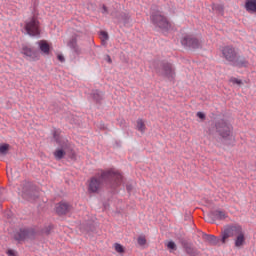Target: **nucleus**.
<instances>
[{"instance_id": "obj_1", "label": "nucleus", "mask_w": 256, "mask_h": 256, "mask_svg": "<svg viewBox=\"0 0 256 256\" xmlns=\"http://www.w3.org/2000/svg\"><path fill=\"white\" fill-rule=\"evenodd\" d=\"M221 242L223 244L227 243V239L234 237V245L237 249H242L247 243V236L243 226L239 224H229L224 226L223 231L221 232Z\"/></svg>"}, {"instance_id": "obj_2", "label": "nucleus", "mask_w": 256, "mask_h": 256, "mask_svg": "<svg viewBox=\"0 0 256 256\" xmlns=\"http://www.w3.org/2000/svg\"><path fill=\"white\" fill-rule=\"evenodd\" d=\"M107 180L114 181V187H117L118 185H121L123 176L121 175V173L113 169L102 172L100 177H93L90 179L88 191H90V193H97V191L101 189V185H103V182Z\"/></svg>"}, {"instance_id": "obj_3", "label": "nucleus", "mask_w": 256, "mask_h": 256, "mask_svg": "<svg viewBox=\"0 0 256 256\" xmlns=\"http://www.w3.org/2000/svg\"><path fill=\"white\" fill-rule=\"evenodd\" d=\"M150 19L154 27L161 29V31H169L171 29L169 20H167V17L161 11L152 12Z\"/></svg>"}, {"instance_id": "obj_4", "label": "nucleus", "mask_w": 256, "mask_h": 256, "mask_svg": "<svg viewBox=\"0 0 256 256\" xmlns=\"http://www.w3.org/2000/svg\"><path fill=\"white\" fill-rule=\"evenodd\" d=\"M26 33H28L31 37H37L41 35V30L39 29V20L36 18H32L26 22L25 25Z\"/></svg>"}, {"instance_id": "obj_5", "label": "nucleus", "mask_w": 256, "mask_h": 256, "mask_svg": "<svg viewBox=\"0 0 256 256\" xmlns=\"http://www.w3.org/2000/svg\"><path fill=\"white\" fill-rule=\"evenodd\" d=\"M216 129L221 137L223 139H227V137H231V134L233 133V126L231 124H228L227 122L221 120L216 124Z\"/></svg>"}, {"instance_id": "obj_6", "label": "nucleus", "mask_w": 256, "mask_h": 256, "mask_svg": "<svg viewBox=\"0 0 256 256\" xmlns=\"http://www.w3.org/2000/svg\"><path fill=\"white\" fill-rule=\"evenodd\" d=\"M221 53L223 59H225V61H227L228 63H233V61L237 59V55H239V52L233 46L222 47Z\"/></svg>"}, {"instance_id": "obj_7", "label": "nucleus", "mask_w": 256, "mask_h": 256, "mask_svg": "<svg viewBox=\"0 0 256 256\" xmlns=\"http://www.w3.org/2000/svg\"><path fill=\"white\" fill-rule=\"evenodd\" d=\"M156 73L159 75H165L168 78H175V70L173 69V65L169 63H158V67L156 68Z\"/></svg>"}, {"instance_id": "obj_8", "label": "nucleus", "mask_w": 256, "mask_h": 256, "mask_svg": "<svg viewBox=\"0 0 256 256\" xmlns=\"http://www.w3.org/2000/svg\"><path fill=\"white\" fill-rule=\"evenodd\" d=\"M181 43L184 47H189L190 49H199L201 47V42L199 39L192 35H186L181 39Z\"/></svg>"}, {"instance_id": "obj_9", "label": "nucleus", "mask_w": 256, "mask_h": 256, "mask_svg": "<svg viewBox=\"0 0 256 256\" xmlns=\"http://www.w3.org/2000/svg\"><path fill=\"white\" fill-rule=\"evenodd\" d=\"M232 65L234 67H238L239 69L247 68L249 67V60H247L245 56H239L238 54L234 61L232 62Z\"/></svg>"}, {"instance_id": "obj_10", "label": "nucleus", "mask_w": 256, "mask_h": 256, "mask_svg": "<svg viewBox=\"0 0 256 256\" xmlns=\"http://www.w3.org/2000/svg\"><path fill=\"white\" fill-rule=\"evenodd\" d=\"M22 53L26 57H29L30 61H39V52L34 51L33 49H31L27 46H23Z\"/></svg>"}, {"instance_id": "obj_11", "label": "nucleus", "mask_w": 256, "mask_h": 256, "mask_svg": "<svg viewBox=\"0 0 256 256\" xmlns=\"http://www.w3.org/2000/svg\"><path fill=\"white\" fill-rule=\"evenodd\" d=\"M71 211V205L67 202H60L56 205V212L58 215H65Z\"/></svg>"}, {"instance_id": "obj_12", "label": "nucleus", "mask_w": 256, "mask_h": 256, "mask_svg": "<svg viewBox=\"0 0 256 256\" xmlns=\"http://www.w3.org/2000/svg\"><path fill=\"white\" fill-rule=\"evenodd\" d=\"M209 217L216 219L217 221H224V219H227L229 215H227V212L223 210H214L209 213Z\"/></svg>"}, {"instance_id": "obj_13", "label": "nucleus", "mask_w": 256, "mask_h": 256, "mask_svg": "<svg viewBox=\"0 0 256 256\" xmlns=\"http://www.w3.org/2000/svg\"><path fill=\"white\" fill-rule=\"evenodd\" d=\"M38 46L43 55H49L51 46H49V43L46 40H40Z\"/></svg>"}, {"instance_id": "obj_14", "label": "nucleus", "mask_w": 256, "mask_h": 256, "mask_svg": "<svg viewBox=\"0 0 256 256\" xmlns=\"http://www.w3.org/2000/svg\"><path fill=\"white\" fill-rule=\"evenodd\" d=\"M27 237H29V230L27 229L20 230L14 234V239L16 241H23V239H27Z\"/></svg>"}, {"instance_id": "obj_15", "label": "nucleus", "mask_w": 256, "mask_h": 256, "mask_svg": "<svg viewBox=\"0 0 256 256\" xmlns=\"http://www.w3.org/2000/svg\"><path fill=\"white\" fill-rule=\"evenodd\" d=\"M203 239L208 243H210V245H218L219 241H221V239L217 238L215 235H209V234H204Z\"/></svg>"}, {"instance_id": "obj_16", "label": "nucleus", "mask_w": 256, "mask_h": 256, "mask_svg": "<svg viewBox=\"0 0 256 256\" xmlns=\"http://www.w3.org/2000/svg\"><path fill=\"white\" fill-rule=\"evenodd\" d=\"M245 9L248 13H256V0H247L245 3Z\"/></svg>"}, {"instance_id": "obj_17", "label": "nucleus", "mask_w": 256, "mask_h": 256, "mask_svg": "<svg viewBox=\"0 0 256 256\" xmlns=\"http://www.w3.org/2000/svg\"><path fill=\"white\" fill-rule=\"evenodd\" d=\"M136 129H137V131H140V133H145L147 127L145 126V121H143V119L137 120Z\"/></svg>"}, {"instance_id": "obj_18", "label": "nucleus", "mask_w": 256, "mask_h": 256, "mask_svg": "<svg viewBox=\"0 0 256 256\" xmlns=\"http://www.w3.org/2000/svg\"><path fill=\"white\" fill-rule=\"evenodd\" d=\"M114 249H115L116 253H119L120 255L125 253V247H123V245H121L119 243L114 244Z\"/></svg>"}, {"instance_id": "obj_19", "label": "nucleus", "mask_w": 256, "mask_h": 256, "mask_svg": "<svg viewBox=\"0 0 256 256\" xmlns=\"http://www.w3.org/2000/svg\"><path fill=\"white\" fill-rule=\"evenodd\" d=\"M54 157L56 159H63V157H65V151H63L62 149H57L55 152H54Z\"/></svg>"}, {"instance_id": "obj_20", "label": "nucleus", "mask_w": 256, "mask_h": 256, "mask_svg": "<svg viewBox=\"0 0 256 256\" xmlns=\"http://www.w3.org/2000/svg\"><path fill=\"white\" fill-rule=\"evenodd\" d=\"M8 152H9V144L0 145V154L1 155H7Z\"/></svg>"}, {"instance_id": "obj_21", "label": "nucleus", "mask_w": 256, "mask_h": 256, "mask_svg": "<svg viewBox=\"0 0 256 256\" xmlns=\"http://www.w3.org/2000/svg\"><path fill=\"white\" fill-rule=\"evenodd\" d=\"M186 253L191 256H196L197 255V250H195L192 247H186Z\"/></svg>"}, {"instance_id": "obj_22", "label": "nucleus", "mask_w": 256, "mask_h": 256, "mask_svg": "<svg viewBox=\"0 0 256 256\" xmlns=\"http://www.w3.org/2000/svg\"><path fill=\"white\" fill-rule=\"evenodd\" d=\"M230 83H233V85H243V81L235 77L230 78Z\"/></svg>"}, {"instance_id": "obj_23", "label": "nucleus", "mask_w": 256, "mask_h": 256, "mask_svg": "<svg viewBox=\"0 0 256 256\" xmlns=\"http://www.w3.org/2000/svg\"><path fill=\"white\" fill-rule=\"evenodd\" d=\"M146 243H147V239H145V236H139L138 237V245L143 247V245H146Z\"/></svg>"}, {"instance_id": "obj_24", "label": "nucleus", "mask_w": 256, "mask_h": 256, "mask_svg": "<svg viewBox=\"0 0 256 256\" xmlns=\"http://www.w3.org/2000/svg\"><path fill=\"white\" fill-rule=\"evenodd\" d=\"M100 37H101V39H103V41H107V39H109V34H107V32H105V31H101Z\"/></svg>"}, {"instance_id": "obj_25", "label": "nucleus", "mask_w": 256, "mask_h": 256, "mask_svg": "<svg viewBox=\"0 0 256 256\" xmlns=\"http://www.w3.org/2000/svg\"><path fill=\"white\" fill-rule=\"evenodd\" d=\"M167 247L168 249H177V245L173 241L168 242Z\"/></svg>"}, {"instance_id": "obj_26", "label": "nucleus", "mask_w": 256, "mask_h": 256, "mask_svg": "<svg viewBox=\"0 0 256 256\" xmlns=\"http://www.w3.org/2000/svg\"><path fill=\"white\" fill-rule=\"evenodd\" d=\"M57 59H58V61H60L61 63H65V57H64L63 55L58 54Z\"/></svg>"}, {"instance_id": "obj_27", "label": "nucleus", "mask_w": 256, "mask_h": 256, "mask_svg": "<svg viewBox=\"0 0 256 256\" xmlns=\"http://www.w3.org/2000/svg\"><path fill=\"white\" fill-rule=\"evenodd\" d=\"M95 95H97V96H95ZM94 97L96 98V99H99L100 97H103V92H99V91H96V94H94Z\"/></svg>"}, {"instance_id": "obj_28", "label": "nucleus", "mask_w": 256, "mask_h": 256, "mask_svg": "<svg viewBox=\"0 0 256 256\" xmlns=\"http://www.w3.org/2000/svg\"><path fill=\"white\" fill-rule=\"evenodd\" d=\"M197 117H199V119H205L203 112H197Z\"/></svg>"}, {"instance_id": "obj_29", "label": "nucleus", "mask_w": 256, "mask_h": 256, "mask_svg": "<svg viewBox=\"0 0 256 256\" xmlns=\"http://www.w3.org/2000/svg\"><path fill=\"white\" fill-rule=\"evenodd\" d=\"M7 255L9 256H15V251L14 250H8Z\"/></svg>"}, {"instance_id": "obj_30", "label": "nucleus", "mask_w": 256, "mask_h": 256, "mask_svg": "<svg viewBox=\"0 0 256 256\" xmlns=\"http://www.w3.org/2000/svg\"><path fill=\"white\" fill-rule=\"evenodd\" d=\"M107 61L109 62V63H113V60H111V56H107Z\"/></svg>"}, {"instance_id": "obj_31", "label": "nucleus", "mask_w": 256, "mask_h": 256, "mask_svg": "<svg viewBox=\"0 0 256 256\" xmlns=\"http://www.w3.org/2000/svg\"><path fill=\"white\" fill-rule=\"evenodd\" d=\"M104 11H107V8L104 6Z\"/></svg>"}]
</instances>
